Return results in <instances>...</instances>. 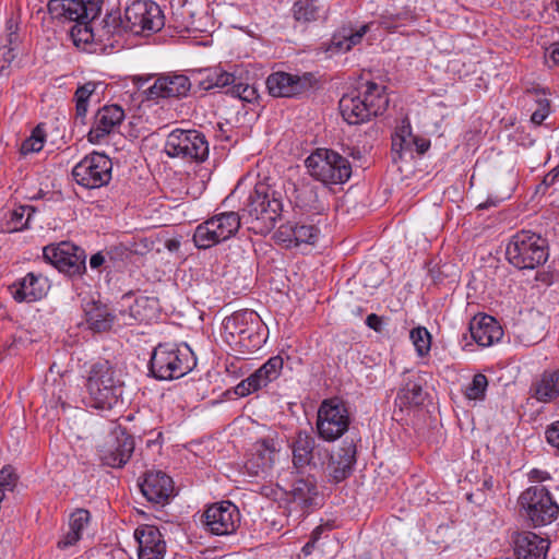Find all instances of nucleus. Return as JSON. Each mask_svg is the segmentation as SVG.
<instances>
[{"label": "nucleus", "mask_w": 559, "mask_h": 559, "mask_svg": "<svg viewBox=\"0 0 559 559\" xmlns=\"http://www.w3.org/2000/svg\"><path fill=\"white\" fill-rule=\"evenodd\" d=\"M165 17L160 7L154 1H133L124 9L123 16L119 11L108 13L102 21L98 36L110 47L122 46V37L127 33L141 35L156 33L164 27Z\"/></svg>", "instance_id": "nucleus-1"}, {"label": "nucleus", "mask_w": 559, "mask_h": 559, "mask_svg": "<svg viewBox=\"0 0 559 559\" xmlns=\"http://www.w3.org/2000/svg\"><path fill=\"white\" fill-rule=\"evenodd\" d=\"M285 191L275 185L259 181L243 202L242 222L254 234L270 233L282 217Z\"/></svg>", "instance_id": "nucleus-2"}, {"label": "nucleus", "mask_w": 559, "mask_h": 559, "mask_svg": "<svg viewBox=\"0 0 559 559\" xmlns=\"http://www.w3.org/2000/svg\"><path fill=\"white\" fill-rule=\"evenodd\" d=\"M385 86L367 81L359 83L340 99V111L348 124H360L382 115L389 106Z\"/></svg>", "instance_id": "nucleus-3"}, {"label": "nucleus", "mask_w": 559, "mask_h": 559, "mask_svg": "<svg viewBox=\"0 0 559 559\" xmlns=\"http://www.w3.org/2000/svg\"><path fill=\"white\" fill-rule=\"evenodd\" d=\"M88 405L97 409H111L122 397L123 381L108 360L92 364L84 383Z\"/></svg>", "instance_id": "nucleus-4"}, {"label": "nucleus", "mask_w": 559, "mask_h": 559, "mask_svg": "<svg viewBox=\"0 0 559 559\" xmlns=\"http://www.w3.org/2000/svg\"><path fill=\"white\" fill-rule=\"evenodd\" d=\"M223 338L242 354L259 349L265 342L263 323L253 310H240L223 320Z\"/></svg>", "instance_id": "nucleus-5"}, {"label": "nucleus", "mask_w": 559, "mask_h": 559, "mask_svg": "<svg viewBox=\"0 0 559 559\" xmlns=\"http://www.w3.org/2000/svg\"><path fill=\"white\" fill-rule=\"evenodd\" d=\"M197 365L192 349L183 345L158 344L152 352L148 361V373L159 381L182 378Z\"/></svg>", "instance_id": "nucleus-6"}, {"label": "nucleus", "mask_w": 559, "mask_h": 559, "mask_svg": "<svg viewBox=\"0 0 559 559\" xmlns=\"http://www.w3.org/2000/svg\"><path fill=\"white\" fill-rule=\"evenodd\" d=\"M506 255L516 269L533 270L548 260V241L536 233L521 230L511 237Z\"/></svg>", "instance_id": "nucleus-7"}, {"label": "nucleus", "mask_w": 559, "mask_h": 559, "mask_svg": "<svg viewBox=\"0 0 559 559\" xmlns=\"http://www.w3.org/2000/svg\"><path fill=\"white\" fill-rule=\"evenodd\" d=\"M519 515L533 527L552 523L559 515V506L550 491L542 485L526 488L518 498Z\"/></svg>", "instance_id": "nucleus-8"}, {"label": "nucleus", "mask_w": 559, "mask_h": 559, "mask_svg": "<svg viewBox=\"0 0 559 559\" xmlns=\"http://www.w3.org/2000/svg\"><path fill=\"white\" fill-rule=\"evenodd\" d=\"M305 164L310 176L324 185L344 183L352 176L349 160L333 150L317 148Z\"/></svg>", "instance_id": "nucleus-9"}, {"label": "nucleus", "mask_w": 559, "mask_h": 559, "mask_svg": "<svg viewBox=\"0 0 559 559\" xmlns=\"http://www.w3.org/2000/svg\"><path fill=\"white\" fill-rule=\"evenodd\" d=\"M165 153L169 157L200 164L207 159L210 146L206 136L201 131L175 129L167 135Z\"/></svg>", "instance_id": "nucleus-10"}, {"label": "nucleus", "mask_w": 559, "mask_h": 559, "mask_svg": "<svg viewBox=\"0 0 559 559\" xmlns=\"http://www.w3.org/2000/svg\"><path fill=\"white\" fill-rule=\"evenodd\" d=\"M350 421L346 402L340 397L323 400L317 415L318 436L328 442L335 441L349 430Z\"/></svg>", "instance_id": "nucleus-11"}, {"label": "nucleus", "mask_w": 559, "mask_h": 559, "mask_svg": "<svg viewBox=\"0 0 559 559\" xmlns=\"http://www.w3.org/2000/svg\"><path fill=\"white\" fill-rule=\"evenodd\" d=\"M242 215L236 212L216 214L197 226L193 242L199 249H209L228 240L240 228Z\"/></svg>", "instance_id": "nucleus-12"}, {"label": "nucleus", "mask_w": 559, "mask_h": 559, "mask_svg": "<svg viewBox=\"0 0 559 559\" xmlns=\"http://www.w3.org/2000/svg\"><path fill=\"white\" fill-rule=\"evenodd\" d=\"M43 258L59 272L70 277L81 276L86 271L85 251L70 241L44 247Z\"/></svg>", "instance_id": "nucleus-13"}, {"label": "nucleus", "mask_w": 559, "mask_h": 559, "mask_svg": "<svg viewBox=\"0 0 559 559\" xmlns=\"http://www.w3.org/2000/svg\"><path fill=\"white\" fill-rule=\"evenodd\" d=\"M112 162L102 153L85 156L72 169L75 182L86 189H97L111 180Z\"/></svg>", "instance_id": "nucleus-14"}, {"label": "nucleus", "mask_w": 559, "mask_h": 559, "mask_svg": "<svg viewBox=\"0 0 559 559\" xmlns=\"http://www.w3.org/2000/svg\"><path fill=\"white\" fill-rule=\"evenodd\" d=\"M134 438L122 428H116L98 447L97 455L103 465L122 468L134 452Z\"/></svg>", "instance_id": "nucleus-15"}, {"label": "nucleus", "mask_w": 559, "mask_h": 559, "mask_svg": "<svg viewBox=\"0 0 559 559\" xmlns=\"http://www.w3.org/2000/svg\"><path fill=\"white\" fill-rule=\"evenodd\" d=\"M202 523L213 535H230L240 524V512L230 501L216 502L204 511Z\"/></svg>", "instance_id": "nucleus-16"}, {"label": "nucleus", "mask_w": 559, "mask_h": 559, "mask_svg": "<svg viewBox=\"0 0 559 559\" xmlns=\"http://www.w3.org/2000/svg\"><path fill=\"white\" fill-rule=\"evenodd\" d=\"M103 0H49L48 13L59 23L76 22L80 19L95 20L102 11Z\"/></svg>", "instance_id": "nucleus-17"}, {"label": "nucleus", "mask_w": 559, "mask_h": 559, "mask_svg": "<svg viewBox=\"0 0 559 559\" xmlns=\"http://www.w3.org/2000/svg\"><path fill=\"white\" fill-rule=\"evenodd\" d=\"M316 83L312 73L306 72L302 75L277 71L266 79L269 93L274 97H296L309 92Z\"/></svg>", "instance_id": "nucleus-18"}, {"label": "nucleus", "mask_w": 559, "mask_h": 559, "mask_svg": "<svg viewBox=\"0 0 559 559\" xmlns=\"http://www.w3.org/2000/svg\"><path fill=\"white\" fill-rule=\"evenodd\" d=\"M293 453V465L297 471H302L307 466L323 465V457L329 456L325 449L316 447L314 437L307 430H298L290 442Z\"/></svg>", "instance_id": "nucleus-19"}, {"label": "nucleus", "mask_w": 559, "mask_h": 559, "mask_svg": "<svg viewBox=\"0 0 559 559\" xmlns=\"http://www.w3.org/2000/svg\"><path fill=\"white\" fill-rule=\"evenodd\" d=\"M284 360L280 355L270 357L259 369L235 386V393L245 397L276 380L283 370Z\"/></svg>", "instance_id": "nucleus-20"}, {"label": "nucleus", "mask_w": 559, "mask_h": 559, "mask_svg": "<svg viewBox=\"0 0 559 559\" xmlns=\"http://www.w3.org/2000/svg\"><path fill=\"white\" fill-rule=\"evenodd\" d=\"M124 110L112 104L100 107L94 115L87 140L92 144H100L109 134L116 132L124 120Z\"/></svg>", "instance_id": "nucleus-21"}, {"label": "nucleus", "mask_w": 559, "mask_h": 559, "mask_svg": "<svg viewBox=\"0 0 559 559\" xmlns=\"http://www.w3.org/2000/svg\"><path fill=\"white\" fill-rule=\"evenodd\" d=\"M191 90L190 79L181 73L169 72L159 75L154 84L146 91V98L157 100L159 98L186 97Z\"/></svg>", "instance_id": "nucleus-22"}, {"label": "nucleus", "mask_w": 559, "mask_h": 559, "mask_svg": "<svg viewBox=\"0 0 559 559\" xmlns=\"http://www.w3.org/2000/svg\"><path fill=\"white\" fill-rule=\"evenodd\" d=\"M359 441L360 438L357 435L349 440L347 438L335 454L329 455L326 469L334 483H341L352 475L357 461V442Z\"/></svg>", "instance_id": "nucleus-23"}, {"label": "nucleus", "mask_w": 559, "mask_h": 559, "mask_svg": "<svg viewBox=\"0 0 559 559\" xmlns=\"http://www.w3.org/2000/svg\"><path fill=\"white\" fill-rule=\"evenodd\" d=\"M48 289V281L40 273L28 272L8 286L11 297L16 302H35L43 299Z\"/></svg>", "instance_id": "nucleus-24"}, {"label": "nucleus", "mask_w": 559, "mask_h": 559, "mask_svg": "<svg viewBox=\"0 0 559 559\" xmlns=\"http://www.w3.org/2000/svg\"><path fill=\"white\" fill-rule=\"evenodd\" d=\"M140 489L147 501L159 506L167 504L175 491L171 477L162 471L146 472Z\"/></svg>", "instance_id": "nucleus-25"}, {"label": "nucleus", "mask_w": 559, "mask_h": 559, "mask_svg": "<svg viewBox=\"0 0 559 559\" xmlns=\"http://www.w3.org/2000/svg\"><path fill=\"white\" fill-rule=\"evenodd\" d=\"M326 192L318 186L300 181L294 185V193L292 203L302 213L322 214L328 210V203L324 200Z\"/></svg>", "instance_id": "nucleus-26"}, {"label": "nucleus", "mask_w": 559, "mask_h": 559, "mask_svg": "<svg viewBox=\"0 0 559 559\" xmlns=\"http://www.w3.org/2000/svg\"><path fill=\"white\" fill-rule=\"evenodd\" d=\"M320 230L313 224L286 222L275 233V239L286 249L299 247L302 243L314 245Z\"/></svg>", "instance_id": "nucleus-27"}, {"label": "nucleus", "mask_w": 559, "mask_h": 559, "mask_svg": "<svg viewBox=\"0 0 559 559\" xmlns=\"http://www.w3.org/2000/svg\"><path fill=\"white\" fill-rule=\"evenodd\" d=\"M133 535L138 543L139 559H164L166 542L156 526L142 524L135 528Z\"/></svg>", "instance_id": "nucleus-28"}, {"label": "nucleus", "mask_w": 559, "mask_h": 559, "mask_svg": "<svg viewBox=\"0 0 559 559\" xmlns=\"http://www.w3.org/2000/svg\"><path fill=\"white\" fill-rule=\"evenodd\" d=\"M276 454L275 439H260L253 443L250 456L245 463V468L252 476L266 474L272 468Z\"/></svg>", "instance_id": "nucleus-29"}, {"label": "nucleus", "mask_w": 559, "mask_h": 559, "mask_svg": "<svg viewBox=\"0 0 559 559\" xmlns=\"http://www.w3.org/2000/svg\"><path fill=\"white\" fill-rule=\"evenodd\" d=\"M369 28V24H364L358 28H355L352 25H344L333 34L332 38L328 43H322L320 49L329 57L345 53L361 43Z\"/></svg>", "instance_id": "nucleus-30"}, {"label": "nucleus", "mask_w": 559, "mask_h": 559, "mask_svg": "<svg viewBox=\"0 0 559 559\" xmlns=\"http://www.w3.org/2000/svg\"><path fill=\"white\" fill-rule=\"evenodd\" d=\"M513 551L516 559H546L550 542L533 532H518L513 535Z\"/></svg>", "instance_id": "nucleus-31"}, {"label": "nucleus", "mask_w": 559, "mask_h": 559, "mask_svg": "<svg viewBox=\"0 0 559 559\" xmlns=\"http://www.w3.org/2000/svg\"><path fill=\"white\" fill-rule=\"evenodd\" d=\"M468 331L474 342L480 347H489L503 336L499 322L489 314L477 313L469 322Z\"/></svg>", "instance_id": "nucleus-32"}, {"label": "nucleus", "mask_w": 559, "mask_h": 559, "mask_svg": "<svg viewBox=\"0 0 559 559\" xmlns=\"http://www.w3.org/2000/svg\"><path fill=\"white\" fill-rule=\"evenodd\" d=\"M425 395L421 378L415 374H409L403 379L402 385L395 397V404L401 409L419 406L424 403Z\"/></svg>", "instance_id": "nucleus-33"}, {"label": "nucleus", "mask_w": 559, "mask_h": 559, "mask_svg": "<svg viewBox=\"0 0 559 559\" xmlns=\"http://www.w3.org/2000/svg\"><path fill=\"white\" fill-rule=\"evenodd\" d=\"M532 397L551 403L559 397V369L545 370L531 385Z\"/></svg>", "instance_id": "nucleus-34"}, {"label": "nucleus", "mask_w": 559, "mask_h": 559, "mask_svg": "<svg viewBox=\"0 0 559 559\" xmlns=\"http://www.w3.org/2000/svg\"><path fill=\"white\" fill-rule=\"evenodd\" d=\"M83 311L90 330L99 333L111 329L115 316L106 305L99 301H88L84 305Z\"/></svg>", "instance_id": "nucleus-35"}, {"label": "nucleus", "mask_w": 559, "mask_h": 559, "mask_svg": "<svg viewBox=\"0 0 559 559\" xmlns=\"http://www.w3.org/2000/svg\"><path fill=\"white\" fill-rule=\"evenodd\" d=\"M294 17L304 23L317 21L326 13V8L319 0H298L295 2Z\"/></svg>", "instance_id": "nucleus-36"}, {"label": "nucleus", "mask_w": 559, "mask_h": 559, "mask_svg": "<svg viewBox=\"0 0 559 559\" xmlns=\"http://www.w3.org/2000/svg\"><path fill=\"white\" fill-rule=\"evenodd\" d=\"M526 95L532 97L535 104L531 121L536 126H540L550 114V100L547 97L548 93L544 88L532 87L526 90Z\"/></svg>", "instance_id": "nucleus-37"}, {"label": "nucleus", "mask_w": 559, "mask_h": 559, "mask_svg": "<svg viewBox=\"0 0 559 559\" xmlns=\"http://www.w3.org/2000/svg\"><path fill=\"white\" fill-rule=\"evenodd\" d=\"M74 23L75 24L70 28V37L78 48L85 49V46L91 44L95 39V36L99 37L98 31L100 28L97 29V33L94 32V20L80 19ZM98 40L102 41L100 38H98Z\"/></svg>", "instance_id": "nucleus-38"}, {"label": "nucleus", "mask_w": 559, "mask_h": 559, "mask_svg": "<svg viewBox=\"0 0 559 559\" xmlns=\"http://www.w3.org/2000/svg\"><path fill=\"white\" fill-rule=\"evenodd\" d=\"M237 78L234 73L223 71L219 68L204 70V76L200 82L203 90L209 91L212 88H229L235 84Z\"/></svg>", "instance_id": "nucleus-39"}, {"label": "nucleus", "mask_w": 559, "mask_h": 559, "mask_svg": "<svg viewBox=\"0 0 559 559\" xmlns=\"http://www.w3.org/2000/svg\"><path fill=\"white\" fill-rule=\"evenodd\" d=\"M35 211V207L32 205H20L13 209L4 223L5 231L16 233L27 229Z\"/></svg>", "instance_id": "nucleus-40"}, {"label": "nucleus", "mask_w": 559, "mask_h": 559, "mask_svg": "<svg viewBox=\"0 0 559 559\" xmlns=\"http://www.w3.org/2000/svg\"><path fill=\"white\" fill-rule=\"evenodd\" d=\"M290 493L295 502H299L305 507L312 504L318 493L316 480L311 478L296 479L292 485Z\"/></svg>", "instance_id": "nucleus-41"}, {"label": "nucleus", "mask_w": 559, "mask_h": 559, "mask_svg": "<svg viewBox=\"0 0 559 559\" xmlns=\"http://www.w3.org/2000/svg\"><path fill=\"white\" fill-rule=\"evenodd\" d=\"M97 84L95 82H86L79 86L74 93L73 100L75 102V117L83 120L86 117L88 102L91 96L95 93Z\"/></svg>", "instance_id": "nucleus-42"}, {"label": "nucleus", "mask_w": 559, "mask_h": 559, "mask_svg": "<svg viewBox=\"0 0 559 559\" xmlns=\"http://www.w3.org/2000/svg\"><path fill=\"white\" fill-rule=\"evenodd\" d=\"M46 141L45 130L40 124L36 126L31 135L26 138L20 147V153L22 155H28L31 153H37L41 151Z\"/></svg>", "instance_id": "nucleus-43"}, {"label": "nucleus", "mask_w": 559, "mask_h": 559, "mask_svg": "<svg viewBox=\"0 0 559 559\" xmlns=\"http://www.w3.org/2000/svg\"><path fill=\"white\" fill-rule=\"evenodd\" d=\"M414 20L415 15L411 11L400 12L396 14L385 13L380 16L379 24L383 29L391 32Z\"/></svg>", "instance_id": "nucleus-44"}, {"label": "nucleus", "mask_w": 559, "mask_h": 559, "mask_svg": "<svg viewBox=\"0 0 559 559\" xmlns=\"http://www.w3.org/2000/svg\"><path fill=\"white\" fill-rule=\"evenodd\" d=\"M409 336L420 357L426 356L430 352L431 335L426 328L418 326L413 329Z\"/></svg>", "instance_id": "nucleus-45"}, {"label": "nucleus", "mask_w": 559, "mask_h": 559, "mask_svg": "<svg viewBox=\"0 0 559 559\" xmlns=\"http://www.w3.org/2000/svg\"><path fill=\"white\" fill-rule=\"evenodd\" d=\"M488 386V379L483 373H476L465 388L464 394L468 400H484Z\"/></svg>", "instance_id": "nucleus-46"}, {"label": "nucleus", "mask_w": 559, "mask_h": 559, "mask_svg": "<svg viewBox=\"0 0 559 559\" xmlns=\"http://www.w3.org/2000/svg\"><path fill=\"white\" fill-rule=\"evenodd\" d=\"M226 93L246 103H252L258 98V92L253 85L242 83L238 80Z\"/></svg>", "instance_id": "nucleus-47"}, {"label": "nucleus", "mask_w": 559, "mask_h": 559, "mask_svg": "<svg viewBox=\"0 0 559 559\" xmlns=\"http://www.w3.org/2000/svg\"><path fill=\"white\" fill-rule=\"evenodd\" d=\"M91 521V513L86 509H76L71 513L69 528L82 536L84 528Z\"/></svg>", "instance_id": "nucleus-48"}, {"label": "nucleus", "mask_w": 559, "mask_h": 559, "mask_svg": "<svg viewBox=\"0 0 559 559\" xmlns=\"http://www.w3.org/2000/svg\"><path fill=\"white\" fill-rule=\"evenodd\" d=\"M333 530V525L330 523H326L324 525L317 526L311 535L310 539L306 543V545L302 547V552L305 556H309L312 554V551L319 547V542L321 539V535L323 532H329Z\"/></svg>", "instance_id": "nucleus-49"}, {"label": "nucleus", "mask_w": 559, "mask_h": 559, "mask_svg": "<svg viewBox=\"0 0 559 559\" xmlns=\"http://www.w3.org/2000/svg\"><path fill=\"white\" fill-rule=\"evenodd\" d=\"M17 481V476L14 474L11 466H4L0 471V487L4 491H13Z\"/></svg>", "instance_id": "nucleus-50"}, {"label": "nucleus", "mask_w": 559, "mask_h": 559, "mask_svg": "<svg viewBox=\"0 0 559 559\" xmlns=\"http://www.w3.org/2000/svg\"><path fill=\"white\" fill-rule=\"evenodd\" d=\"M81 538H82L81 535H79L78 533H75L69 528V531L58 540L57 547L61 550H64L69 547L76 545V543Z\"/></svg>", "instance_id": "nucleus-51"}, {"label": "nucleus", "mask_w": 559, "mask_h": 559, "mask_svg": "<svg viewBox=\"0 0 559 559\" xmlns=\"http://www.w3.org/2000/svg\"><path fill=\"white\" fill-rule=\"evenodd\" d=\"M545 433L547 442L559 452V420L547 427Z\"/></svg>", "instance_id": "nucleus-52"}, {"label": "nucleus", "mask_w": 559, "mask_h": 559, "mask_svg": "<svg viewBox=\"0 0 559 559\" xmlns=\"http://www.w3.org/2000/svg\"><path fill=\"white\" fill-rule=\"evenodd\" d=\"M147 302V298H140L134 301V305L130 307V313L131 316L139 320L143 321L145 318L141 313V309L144 308L145 304Z\"/></svg>", "instance_id": "nucleus-53"}, {"label": "nucleus", "mask_w": 559, "mask_h": 559, "mask_svg": "<svg viewBox=\"0 0 559 559\" xmlns=\"http://www.w3.org/2000/svg\"><path fill=\"white\" fill-rule=\"evenodd\" d=\"M408 145H409V141L403 134L396 133L392 138V151L393 152L401 153Z\"/></svg>", "instance_id": "nucleus-54"}, {"label": "nucleus", "mask_w": 559, "mask_h": 559, "mask_svg": "<svg viewBox=\"0 0 559 559\" xmlns=\"http://www.w3.org/2000/svg\"><path fill=\"white\" fill-rule=\"evenodd\" d=\"M366 324L373 331L380 332L382 330V318L376 313H370L366 318Z\"/></svg>", "instance_id": "nucleus-55"}, {"label": "nucleus", "mask_w": 559, "mask_h": 559, "mask_svg": "<svg viewBox=\"0 0 559 559\" xmlns=\"http://www.w3.org/2000/svg\"><path fill=\"white\" fill-rule=\"evenodd\" d=\"M546 58L552 66L559 67V43H554L549 46Z\"/></svg>", "instance_id": "nucleus-56"}, {"label": "nucleus", "mask_w": 559, "mask_h": 559, "mask_svg": "<svg viewBox=\"0 0 559 559\" xmlns=\"http://www.w3.org/2000/svg\"><path fill=\"white\" fill-rule=\"evenodd\" d=\"M528 478L533 481H545V480H548L550 479V474L546 471H542V469H538V468H533L530 473H528Z\"/></svg>", "instance_id": "nucleus-57"}, {"label": "nucleus", "mask_w": 559, "mask_h": 559, "mask_svg": "<svg viewBox=\"0 0 559 559\" xmlns=\"http://www.w3.org/2000/svg\"><path fill=\"white\" fill-rule=\"evenodd\" d=\"M0 53L8 64H10L16 57L15 47L3 46L0 49Z\"/></svg>", "instance_id": "nucleus-58"}, {"label": "nucleus", "mask_w": 559, "mask_h": 559, "mask_svg": "<svg viewBox=\"0 0 559 559\" xmlns=\"http://www.w3.org/2000/svg\"><path fill=\"white\" fill-rule=\"evenodd\" d=\"M104 262L105 257L100 252L93 254L90 259V265L92 269H98L104 264Z\"/></svg>", "instance_id": "nucleus-59"}, {"label": "nucleus", "mask_w": 559, "mask_h": 559, "mask_svg": "<svg viewBox=\"0 0 559 559\" xmlns=\"http://www.w3.org/2000/svg\"><path fill=\"white\" fill-rule=\"evenodd\" d=\"M414 143L417 146V152L424 154L430 146V143L424 139H414Z\"/></svg>", "instance_id": "nucleus-60"}, {"label": "nucleus", "mask_w": 559, "mask_h": 559, "mask_svg": "<svg viewBox=\"0 0 559 559\" xmlns=\"http://www.w3.org/2000/svg\"><path fill=\"white\" fill-rule=\"evenodd\" d=\"M559 179V177L552 171V169L544 177V180L543 182L546 185V186H552L557 180Z\"/></svg>", "instance_id": "nucleus-61"}, {"label": "nucleus", "mask_w": 559, "mask_h": 559, "mask_svg": "<svg viewBox=\"0 0 559 559\" xmlns=\"http://www.w3.org/2000/svg\"><path fill=\"white\" fill-rule=\"evenodd\" d=\"M166 248L169 251H177L180 248V241L177 239H169L166 241Z\"/></svg>", "instance_id": "nucleus-62"}, {"label": "nucleus", "mask_w": 559, "mask_h": 559, "mask_svg": "<svg viewBox=\"0 0 559 559\" xmlns=\"http://www.w3.org/2000/svg\"><path fill=\"white\" fill-rule=\"evenodd\" d=\"M483 487L486 488L487 490H492L495 487L493 478L491 476L486 478L483 483Z\"/></svg>", "instance_id": "nucleus-63"}, {"label": "nucleus", "mask_w": 559, "mask_h": 559, "mask_svg": "<svg viewBox=\"0 0 559 559\" xmlns=\"http://www.w3.org/2000/svg\"><path fill=\"white\" fill-rule=\"evenodd\" d=\"M8 41H9V47H14L13 45L17 41V34L16 33H10L9 34V38H8Z\"/></svg>", "instance_id": "nucleus-64"}]
</instances>
